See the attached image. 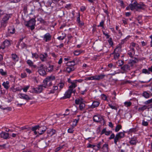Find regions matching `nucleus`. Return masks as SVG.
Returning <instances> with one entry per match:
<instances>
[{
  "mask_svg": "<svg viewBox=\"0 0 152 152\" xmlns=\"http://www.w3.org/2000/svg\"><path fill=\"white\" fill-rule=\"evenodd\" d=\"M108 105L112 109H114V110H117V108L115 106H113L111 104H108Z\"/></svg>",
  "mask_w": 152,
  "mask_h": 152,
  "instance_id": "49",
  "label": "nucleus"
},
{
  "mask_svg": "<svg viewBox=\"0 0 152 152\" xmlns=\"http://www.w3.org/2000/svg\"><path fill=\"white\" fill-rule=\"evenodd\" d=\"M93 121L96 122H100L104 121L103 118L99 115H94L93 118Z\"/></svg>",
  "mask_w": 152,
  "mask_h": 152,
  "instance_id": "7",
  "label": "nucleus"
},
{
  "mask_svg": "<svg viewBox=\"0 0 152 152\" xmlns=\"http://www.w3.org/2000/svg\"><path fill=\"white\" fill-rule=\"evenodd\" d=\"M32 56L33 58H35L36 59L38 58L39 57L38 55L36 53H32Z\"/></svg>",
  "mask_w": 152,
  "mask_h": 152,
  "instance_id": "43",
  "label": "nucleus"
},
{
  "mask_svg": "<svg viewBox=\"0 0 152 152\" xmlns=\"http://www.w3.org/2000/svg\"><path fill=\"white\" fill-rule=\"evenodd\" d=\"M142 124L144 126H147L148 125V123L147 121H145L144 120L142 121Z\"/></svg>",
  "mask_w": 152,
  "mask_h": 152,
  "instance_id": "51",
  "label": "nucleus"
},
{
  "mask_svg": "<svg viewBox=\"0 0 152 152\" xmlns=\"http://www.w3.org/2000/svg\"><path fill=\"white\" fill-rule=\"evenodd\" d=\"M64 15V12L63 11H61L59 12V16L62 17Z\"/></svg>",
  "mask_w": 152,
  "mask_h": 152,
  "instance_id": "54",
  "label": "nucleus"
},
{
  "mask_svg": "<svg viewBox=\"0 0 152 152\" xmlns=\"http://www.w3.org/2000/svg\"><path fill=\"white\" fill-rule=\"evenodd\" d=\"M0 73L3 76H5L7 74V72L4 71L2 69H0Z\"/></svg>",
  "mask_w": 152,
  "mask_h": 152,
  "instance_id": "34",
  "label": "nucleus"
},
{
  "mask_svg": "<svg viewBox=\"0 0 152 152\" xmlns=\"http://www.w3.org/2000/svg\"><path fill=\"white\" fill-rule=\"evenodd\" d=\"M104 142L103 140H102V141L100 142H99L97 145V149L96 150H99L101 148L100 145L103 144Z\"/></svg>",
  "mask_w": 152,
  "mask_h": 152,
  "instance_id": "29",
  "label": "nucleus"
},
{
  "mask_svg": "<svg viewBox=\"0 0 152 152\" xmlns=\"http://www.w3.org/2000/svg\"><path fill=\"white\" fill-rule=\"evenodd\" d=\"M55 76H51L48 77L43 81V84L41 85L42 86V88L43 87L46 88L47 86H48V83L51 80H55Z\"/></svg>",
  "mask_w": 152,
  "mask_h": 152,
  "instance_id": "3",
  "label": "nucleus"
},
{
  "mask_svg": "<svg viewBox=\"0 0 152 152\" xmlns=\"http://www.w3.org/2000/svg\"><path fill=\"white\" fill-rule=\"evenodd\" d=\"M20 96V98L21 99H24L27 101H28L29 100H31L32 99L28 96L27 95L24 94L22 93H20L19 94Z\"/></svg>",
  "mask_w": 152,
  "mask_h": 152,
  "instance_id": "9",
  "label": "nucleus"
},
{
  "mask_svg": "<svg viewBox=\"0 0 152 152\" xmlns=\"http://www.w3.org/2000/svg\"><path fill=\"white\" fill-rule=\"evenodd\" d=\"M85 106L84 103H80L79 105V108L81 110H82L85 107Z\"/></svg>",
  "mask_w": 152,
  "mask_h": 152,
  "instance_id": "35",
  "label": "nucleus"
},
{
  "mask_svg": "<svg viewBox=\"0 0 152 152\" xmlns=\"http://www.w3.org/2000/svg\"><path fill=\"white\" fill-rule=\"evenodd\" d=\"M66 64L67 66H74L75 64L74 61L73 60L72 61H69L67 62Z\"/></svg>",
  "mask_w": 152,
  "mask_h": 152,
  "instance_id": "25",
  "label": "nucleus"
},
{
  "mask_svg": "<svg viewBox=\"0 0 152 152\" xmlns=\"http://www.w3.org/2000/svg\"><path fill=\"white\" fill-rule=\"evenodd\" d=\"M115 134L113 133L111 135L110 137L109 138V139L110 140H111V139H114V138H115Z\"/></svg>",
  "mask_w": 152,
  "mask_h": 152,
  "instance_id": "55",
  "label": "nucleus"
},
{
  "mask_svg": "<svg viewBox=\"0 0 152 152\" xmlns=\"http://www.w3.org/2000/svg\"><path fill=\"white\" fill-rule=\"evenodd\" d=\"M74 70V69L73 66L67 67L66 69V71L68 73H70L71 72Z\"/></svg>",
  "mask_w": 152,
  "mask_h": 152,
  "instance_id": "26",
  "label": "nucleus"
},
{
  "mask_svg": "<svg viewBox=\"0 0 152 152\" xmlns=\"http://www.w3.org/2000/svg\"><path fill=\"white\" fill-rule=\"evenodd\" d=\"M10 17L9 15H6L3 18L2 20L1 21V27L5 28L6 26Z\"/></svg>",
  "mask_w": 152,
  "mask_h": 152,
  "instance_id": "4",
  "label": "nucleus"
},
{
  "mask_svg": "<svg viewBox=\"0 0 152 152\" xmlns=\"http://www.w3.org/2000/svg\"><path fill=\"white\" fill-rule=\"evenodd\" d=\"M138 59L135 58L134 59H133L131 60V64L132 63H136L138 62Z\"/></svg>",
  "mask_w": 152,
  "mask_h": 152,
  "instance_id": "39",
  "label": "nucleus"
},
{
  "mask_svg": "<svg viewBox=\"0 0 152 152\" xmlns=\"http://www.w3.org/2000/svg\"><path fill=\"white\" fill-rule=\"evenodd\" d=\"M29 87V86H27L25 87L23 89V91L25 92H26Z\"/></svg>",
  "mask_w": 152,
  "mask_h": 152,
  "instance_id": "60",
  "label": "nucleus"
},
{
  "mask_svg": "<svg viewBox=\"0 0 152 152\" xmlns=\"http://www.w3.org/2000/svg\"><path fill=\"white\" fill-rule=\"evenodd\" d=\"M3 43L6 47L8 46L10 44V41L7 40H5Z\"/></svg>",
  "mask_w": 152,
  "mask_h": 152,
  "instance_id": "24",
  "label": "nucleus"
},
{
  "mask_svg": "<svg viewBox=\"0 0 152 152\" xmlns=\"http://www.w3.org/2000/svg\"><path fill=\"white\" fill-rule=\"evenodd\" d=\"M15 28L14 27L10 26L8 28V31L9 33L11 34H13L15 32Z\"/></svg>",
  "mask_w": 152,
  "mask_h": 152,
  "instance_id": "21",
  "label": "nucleus"
},
{
  "mask_svg": "<svg viewBox=\"0 0 152 152\" xmlns=\"http://www.w3.org/2000/svg\"><path fill=\"white\" fill-rule=\"evenodd\" d=\"M94 80H99V77L98 75H95L94 76Z\"/></svg>",
  "mask_w": 152,
  "mask_h": 152,
  "instance_id": "61",
  "label": "nucleus"
},
{
  "mask_svg": "<svg viewBox=\"0 0 152 152\" xmlns=\"http://www.w3.org/2000/svg\"><path fill=\"white\" fill-rule=\"evenodd\" d=\"M38 72L40 75L42 76H44L46 75V73L44 69L41 70H38Z\"/></svg>",
  "mask_w": 152,
  "mask_h": 152,
  "instance_id": "20",
  "label": "nucleus"
},
{
  "mask_svg": "<svg viewBox=\"0 0 152 152\" xmlns=\"http://www.w3.org/2000/svg\"><path fill=\"white\" fill-rule=\"evenodd\" d=\"M143 95L146 98H148L150 96L149 94L146 91L143 92Z\"/></svg>",
  "mask_w": 152,
  "mask_h": 152,
  "instance_id": "33",
  "label": "nucleus"
},
{
  "mask_svg": "<svg viewBox=\"0 0 152 152\" xmlns=\"http://www.w3.org/2000/svg\"><path fill=\"white\" fill-rule=\"evenodd\" d=\"M142 72L143 73L148 74H149L150 73V72H149V71H148V70L146 69H143L142 70Z\"/></svg>",
  "mask_w": 152,
  "mask_h": 152,
  "instance_id": "40",
  "label": "nucleus"
},
{
  "mask_svg": "<svg viewBox=\"0 0 152 152\" xmlns=\"http://www.w3.org/2000/svg\"><path fill=\"white\" fill-rule=\"evenodd\" d=\"M124 63V62L123 61L120 60H118L116 62L117 65L119 66H122L123 64Z\"/></svg>",
  "mask_w": 152,
  "mask_h": 152,
  "instance_id": "30",
  "label": "nucleus"
},
{
  "mask_svg": "<svg viewBox=\"0 0 152 152\" xmlns=\"http://www.w3.org/2000/svg\"><path fill=\"white\" fill-rule=\"evenodd\" d=\"M43 89L42 86L40 85L38 87L34 88V92L37 93H41Z\"/></svg>",
  "mask_w": 152,
  "mask_h": 152,
  "instance_id": "11",
  "label": "nucleus"
},
{
  "mask_svg": "<svg viewBox=\"0 0 152 152\" xmlns=\"http://www.w3.org/2000/svg\"><path fill=\"white\" fill-rule=\"evenodd\" d=\"M104 20H102V21L100 23V24L99 25L97 26L98 27H102V28H104Z\"/></svg>",
  "mask_w": 152,
  "mask_h": 152,
  "instance_id": "48",
  "label": "nucleus"
},
{
  "mask_svg": "<svg viewBox=\"0 0 152 152\" xmlns=\"http://www.w3.org/2000/svg\"><path fill=\"white\" fill-rule=\"evenodd\" d=\"M144 6L145 5L143 4H129V7L132 10H134V9H136L137 10L138 9H142V7Z\"/></svg>",
  "mask_w": 152,
  "mask_h": 152,
  "instance_id": "5",
  "label": "nucleus"
},
{
  "mask_svg": "<svg viewBox=\"0 0 152 152\" xmlns=\"http://www.w3.org/2000/svg\"><path fill=\"white\" fill-rule=\"evenodd\" d=\"M72 93V89H68L65 93L63 98L64 99L69 98L71 97V94Z\"/></svg>",
  "mask_w": 152,
  "mask_h": 152,
  "instance_id": "8",
  "label": "nucleus"
},
{
  "mask_svg": "<svg viewBox=\"0 0 152 152\" xmlns=\"http://www.w3.org/2000/svg\"><path fill=\"white\" fill-rule=\"evenodd\" d=\"M108 42L109 43L110 45L111 46H112L113 45V42L112 41V39L111 38H110L108 40Z\"/></svg>",
  "mask_w": 152,
  "mask_h": 152,
  "instance_id": "42",
  "label": "nucleus"
},
{
  "mask_svg": "<svg viewBox=\"0 0 152 152\" xmlns=\"http://www.w3.org/2000/svg\"><path fill=\"white\" fill-rule=\"evenodd\" d=\"M100 103L98 101H94L93 102L92 105L91 106V108H94L98 106Z\"/></svg>",
  "mask_w": 152,
  "mask_h": 152,
  "instance_id": "15",
  "label": "nucleus"
},
{
  "mask_svg": "<svg viewBox=\"0 0 152 152\" xmlns=\"http://www.w3.org/2000/svg\"><path fill=\"white\" fill-rule=\"evenodd\" d=\"M121 69L124 71L130 69V66L126 64L121 67Z\"/></svg>",
  "mask_w": 152,
  "mask_h": 152,
  "instance_id": "18",
  "label": "nucleus"
},
{
  "mask_svg": "<svg viewBox=\"0 0 152 152\" xmlns=\"http://www.w3.org/2000/svg\"><path fill=\"white\" fill-rule=\"evenodd\" d=\"M40 128H41V127H40L39 125H37L32 127L31 129L32 131H36L37 129H39Z\"/></svg>",
  "mask_w": 152,
  "mask_h": 152,
  "instance_id": "36",
  "label": "nucleus"
},
{
  "mask_svg": "<svg viewBox=\"0 0 152 152\" xmlns=\"http://www.w3.org/2000/svg\"><path fill=\"white\" fill-rule=\"evenodd\" d=\"M47 56V53H45V55L41 54L39 56V57L42 61H46Z\"/></svg>",
  "mask_w": 152,
  "mask_h": 152,
  "instance_id": "13",
  "label": "nucleus"
},
{
  "mask_svg": "<svg viewBox=\"0 0 152 152\" xmlns=\"http://www.w3.org/2000/svg\"><path fill=\"white\" fill-rule=\"evenodd\" d=\"M36 20L35 18H32L27 22H25V26L27 27H30L31 30L34 29Z\"/></svg>",
  "mask_w": 152,
  "mask_h": 152,
  "instance_id": "1",
  "label": "nucleus"
},
{
  "mask_svg": "<svg viewBox=\"0 0 152 152\" xmlns=\"http://www.w3.org/2000/svg\"><path fill=\"white\" fill-rule=\"evenodd\" d=\"M58 86L59 87V90L61 91V89H62L64 86V83L62 82H60L58 84Z\"/></svg>",
  "mask_w": 152,
  "mask_h": 152,
  "instance_id": "28",
  "label": "nucleus"
},
{
  "mask_svg": "<svg viewBox=\"0 0 152 152\" xmlns=\"http://www.w3.org/2000/svg\"><path fill=\"white\" fill-rule=\"evenodd\" d=\"M80 13H79L78 14V16L77 18V20L78 23H79L81 26H83V23H80Z\"/></svg>",
  "mask_w": 152,
  "mask_h": 152,
  "instance_id": "31",
  "label": "nucleus"
},
{
  "mask_svg": "<svg viewBox=\"0 0 152 152\" xmlns=\"http://www.w3.org/2000/svg\"><path fill=\"white\" fill-rule=\"evenodd\" d=\"M137 139L136 137L132 138L131 140L129 141L130 143L132 145H135L137 142Z\"/></svg>",
  "mask_w": 152,
  "mask_h": 152,
  "instance_id": "17",
  "label": "nucleus"
},
{
  "mask_svg": "<svg viewBox=\"0 0 152 152\" xmlns=\"http://www.w3.org/2000/svg\"><path fill=\"white\" fill-rule=\"evenodd\" d=\"M108 145L107 144H104L103 145L102 148L103 149V151L104 152H108Z\"/></svg>",
  "mask_w": 152,
  "mask_h": 152,
  "instance_id": "23",
  "label": "nucleus"
},
{
  "mask_svg": "<svg viewBox=\"0 0 152 152\" xmlns=\"http://www.w3.org/2000/svg\"><path fill=\"white\" fill-rule=\"evenodd\" d=\"M137 130L135 128H133V129H131L129 130V132H136Z\"/></svg>",
  "mask_w": 152,
  "mask_h": 152,
  "instance_id": "57",
  "label": "nucleus"
},
{
  "mask_svg": "<svg viewBox=\"0 0 152 152\" xmlns=\"http://www.w3.org/2000/svg\"><path fill=\"white\" fill-rule=\"evenodd\" d=\"M66 35L65 34L64 36H63V37H62L61 36H59L58 37L57 39L60 40H63L64 38L66 37Z\"/></svg>",
  "mask_w": 152,
  "mask_h": 152,
  "instance_id": "53",
  "label": "nucleus"
},
{
  "mask_svg": "<svg viewBox=\"0 0 152 152\" xmlns=\"http://www.w3.org/2000/svg\"><path fill=\"white\" fill-rule=\"evenodd\" d=\"M127 54L130 57H133L135 54V50L134 48H132L130 50L128 51Z\"/></svg>",
  "mask_w": 152,
  "mask_h": 152,
  "instance_id": "14",
  "label": "nucleus"
},
{
  "mask_svg": "<svg viewBox=\"0 0 152 152\" xmlns=\"http://www.w3.org/2000/svg\"><path fill=\"white\" fill-rule=\"evenodd\" d=\"M39 131L38 132V133L39 135H41L42 134L45 132L43 130L41 129H39Z\"/></svg>",
  "mask_w": 152,
  "mask_h": 152,
  "instance_id": "52",
  "label": "nucleus"
},
{
  "mask_svg": "<svg viewBox=\"0 0 152 152\" xmlns=\"http://www.w3.org/2000/svg\"><path fill=\"white\" fill-rule=\"evenodd\" d=\"M12 60L15 61H17L18 60L19 58L15 54H12Z\"/></svg>",
  "mask_w": 152,
  "mask_h": 152,
  "instance_id": "22",
  "label": "nucleus"
},
{
  "mask_svg": "<svg viewBox=\"0 0 152 152\" xmlns=\"http://www.w3.org/2000/svg\"><path fill=\"white\" fill-rule=\"evenodd\" d=\"M81 52L80 50H75L74 52V53L75 55L76 56H78L79 55Z\"/></svg>",
  "mask_w": 152,
  "mask_h": 152,
  "instance_id": "41",
  "label": "nucleus"
},
{
  "mask_svg": "<svg viewBox=\"0 0 152 152\" xmlns=\"http://www.w3.org/2000/svg\"><path fill=\"white\" fill-rule=\"evenodd\" d=\"M73 128L74 127H73L72 128H69L68 130V132L70 133H73L74 132Z\"/></svg>",
  "mask_w": 152,
  "mask_h": 152,
  "instance_id": "44",
  "label": "nucleus"
},
{
  "mask_svg": "<svg viewBox=\"0 0 152 152\" xmlns=\"http://www.w3.org/2000/svg\"><path fill=\"white\" fill-rule=\"evenodd\" d=\"M71 83V85L69 86V89H72L73 88H75L77 86V85L74 82H72Z\"/></svg>",
  "mask_w": 152,
  "mask_h": 152,
  "instance_id": "32",
  "label": "nucleus"
},
{
  "mask_svg": "<svg viewBox=\"0 0 152 152\" xmlns=\"http://www.w3.org/2000/svg\"><path fill=\"white\" fill-rule=\"evenodd\" d=\"M102 99L104 100H106L107 99V96H106L104 94H102Z\"/></svg>",
  "mask_w": 152,
  "mask_h": 152,
  "instance_id": "56",
  "label": "nucleus"
},
{
  "mask_svg": "<svg viewBox=\"0 0 152 152\" xmlns=\"http://www.w3.org/2000/svg\"><path fill=\"white\" fill-rule=\"evenodd\" d=\"M2 85L6 90H8L10 87L9 82L8 81H7L6 82H4Z\"/></svg>",
  "mask_w": 152,
  "mask_h": 152,
  "instance_id": "16",
  "label": "nucleus"
},
{
  "mask_svg": "<svg viewBox=\"0 0 152 152\" xmlns=\"http://www.w3.org/2000/svg\"><path fill=\"white\" fill-rule=\"evenodd\" d=\"M121 46L120 45V46L116 47L113 53L112 54H114V58L115 59H118L120 56V54L118 52H120L121 51Z\"/></svg>",
  "mask_w": 152,
  "mask_h": 152,
  "instance_id": "6",
  "label": "nucleus"
},
{
  "mask_svg": "<svg viewBox=\"0 0 152 152\" xmlns=\"http://www.w3.org/2000/svg\"><path fill=\"white\" fill-rule=\"evenodd\" d=\"M124 104L126 106L128 107L131 105L132 103L130 102H126L124 103Z\"/></svg>",
  "mask_w": 152,
  "mask_h": 152,
  "instance_id": "38",
  "label": "nucleus"
},
{
  "mask_svg": "<svg viewBox=\"0 0 152 152\" xmlns=\"http://www.w3.org/2000/svg\"><path fill=\"white\" fill-rule=\"evenodd\" d=\"M37 68L38 70L43 69H44V65L42 64H41L39 66H37Z\"/></svg>",
  "mask_w": 152,
  "mask_h": 152,
  "instance_id": "47",
  "label": "nucleus"
},
{
  "mask_svg": "<svg viewBox=\"0 0 152 152\" xmlns=\"http://www.w3.org/2000/svg\"><path fill=\"white\" fill-rule=\"evenodd\" d=\"M48 145V143L46 142H44L43 143V144L42 145V146L44 147H47V146Z\"/></svg>",
  "mask_w": 152,
  "mask_h": 152,
  "instance_id": "58",
  "label": "nucleus"
},
{
  "mask_svg": "<svg viewBox=\"0 0 152 152\" xmlns=\"http://www.w3.org/2000/svg\"><path fill=\"white\" fill-rule=\"evenodd\" d=\"M124 131L118 133L115 136L114 140V143L116 145H117V142H119L120 139L124 137H125Z\"/></svg>",
  "mask_w": 152,
  "mask_h": 152,
  "instance_id": "2",
  "label": "nucleus"
},
{
  "mask_svg": "<svg viewBox=\"0 0 152 152\" xmlns=\"http://www.w3.org/2000/svg\"><path fill=\"white\" fill-rule=\"evenodd\" d=\"M152 102V98L150 100L147 101L145 102V104H149Z\"/></svg>",
  "mask_w": 152,
  "mask_h": 152,
  "instance_id": "64",
  "label": "nucleus"
},
{
  "mask_svg": "<svg viewBox=\"0 0 152 152\" xmlns=\"http://www.w3.org/2000/svg\"><path fill=\"white\" fill-rule=\"evenodd\" d=\"M52 36L49 33H47L44 36V39H45V42L49 41L51 40Z\"/></svg>",
  "mask_w": 152,
  "mask_h": 152,
  "instance_id": "12",
  "label": "nucleus"
},
{
  "mask_svg": "<svg viewBox=\"0 0 152 152\" xmlns=\"http://www.w3.org/2000/svg\"><path fill=\"white\" fill-rule=\"evenodd\" d=\"M0 136L1 137L5 139H7L10 138L9 133L4 132H2L1 133Z\"/></svg>",
  "mask_w": 152,
  "mask_h": 152,
  "instance_id": "10",
  "label": "nucleus"
},
{
  "mask_svg": "<svg viewBox=\"0 0 152 152\" xmlns=\"http://www.w3.org/2000/svg\"><path fill=\"white\" fill-rule=\"evenodd\" d=\"M98 76L99 77V79L100 80L103 78L105 77V75H100Z\"/></svg>",
  "mask_w": 152,
  "mask_h": 152,
  "instance_id": "63",
  "label": "nucleus"
},
{
  "mask_svg": "<svg viewBox=\"0 0 152 152\" xmlns=\"http://www.w3.org/2000/svg\"><path fill=\"white\" fill-rule=\"evenodd\" d=\"M56 130L53 129H50L47 130V133L51 136L53 135L56 133Z\"/></svg>",
  "mask_w": 152,
  "mask_h": 152,
  "instance_id": "19",
  "label": "nucleus"
},
{
  "mask_svg": "<svg viewBox=\"0 0 152 152\" xmlns=\"http://www.w3.org/2000/svg\"><path fill=\"white\" fill-rule=\"evenodd\" d=\"M26 77V74L24 73L21 74V77L22 78H25Z\"/></svg>",
  "mask_w": 152,
  "mask_h": 152,
  "instance_id": "62",
  "label": "nucleus"
},
{
  "mask_svg": "<svg viewBox=\"0 0 152 152\" xmlns=\"http://www.w3.org/2000/svg\"><path fill=\"white\" fill-rule=\"evenodd\" d=\"M147 108V106L146 105H144L143 106L139 108V110H140L142 111L145 110Z\"/></svg>",
  "mask_w": 152,
  "mask_h": 152,
  "instance_id": "37",
  "label": "nucleus"
},
{
  "mask_svg": "<svg viewBox=\"0 0 152 152\" xmlns=\"http://www.w3.org/2000/svg\"><path fill=\"white\" fill-rule=\"evenodd\" d=\"M121 128H122L120 124H118V125H117V126H116L115 128V131L116 132H117L118 131H119L121 129Z\"/></svg>",
  "mask_w": 152,
  "mask_h": 152,
  "instance_id": "27",
  "label": "nucleus"
},
{
  "mask_svg": "<svg viewBox=\"0 0 152 152\" xmlns=\"http://www.w3.org/2000/svg\"><path fill=\"white\" fill-rule=\"evenodd\" d=\"M21 46L22 48H27L26 45L24 43H23L22 44Z\"/></svg>",
  "mask_w": 152,
  "mask_h": 152,
  "instance_id": "59",
  "label": "nucleus"
},
{
  "mask_svg": "<svg viewBox=\"0 0 152 152\" xmlns=\"http://www.w3.org/2000/svg\"><path fill=\"white\" fill-rule=\"evenodd\" d=\"M27 63L28 64V65L30 66H33V63L31 60H27Z\"/></svg>",
  "mask_w": 152,
  "mask_h": 152,
  "instance_id": "45",
  "label": "nucleus"
},
{
  "mask_svg": "<svg viewBox=\"0 0 152 152\" xmlns=\"http://www.w3.org/2000/svg\"><path fill=\"white\" fill-rule=\"evenodd\" d=\"M53 65H50L48 68V70L49 72H51L53 69Z\"/></svg>",
  "mask_w": 152,
  "mask_h": 152,
  "instance_id": "46",
  "label": "nucleus"
},
{
  "mask_svg": "<svg viewBox=\"0 0 152 152\" xmlns=\"http://www.w3.org/2000/svg\"><path fill=\"white\" fill-rule=\"evenodd\" d=\"M27 5L25 4L23 6V10L25 12H27Z\"/></svg>",
  "mask_w": 152,
  "mask_h": 152,
  "instance_id": "50",
  "label": "nucleus"
}]
</instances>
